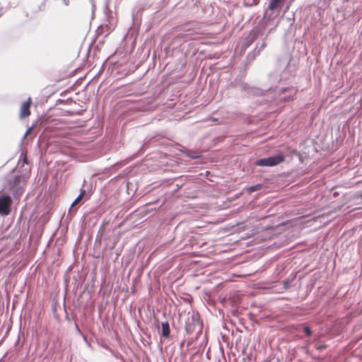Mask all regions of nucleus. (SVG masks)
<instances>
[{
    "label": "nucleus",
    "mask_w": 362,
    "mask_h": 362,
    "mask_svg": "<svg viewBox=\"0 0 362 362\" xmlns=\"http://www.w3.org/2000/svg\"><path fill=\"white\" fill-rule=\"evenodd\" d=\"M26 182L23 175H16L7 181V188L13 194L14 198H19L23 192V187Z\"/></svg>",
    "instance_id": "f257e3e1"
},
{
    "label": "nucleus",
    "mask_w": 362,
    "mask_h": 362,
    "mask_svg": "<svg viewBox=\"0 0 362 362\" xmlns=\"http://www.w3.org/2000/svg\"><path fill=\"white\" fill-rule=\"evenodd\" d=\"M285 160V156L282 153L276 154L274 156L259 159L255 161V164L257 166L274 167Z\"/></svg>",
    "instance_id": "f03ea898"
},
{
    "label": "nucleus",
    "mask_w": 362,
    "mask_h": 362,
    "mask_svg": "<svg viewBox=\"0 0 362 362\" xmlns=\"http://www.w3.org/2000/svg\"><path fill=\"white\" fill-rule=\"evenodd\" d=\"M12 199L10 195L3 193L0 194V216H4L10 214Z\"/></svg>",
    "instance_id": "7ed1b4c3"
},
{
    "label": "nucleus",
    "mask_w": 362,
    "mask_h": 362,
    "mask_svg": "<svg viewBox=\"0 0 362 362\" xmlns=\"http://www.w3.org/2000/svg\"><path fill=\"white\" fill-rule=\"evenodd\" d=\"M296 93V89L294 87H286L279 89V100L280 102H287L293 100Z\"/></svg>",
    "instance_id": "20e7f679"
},
{
    "label": "nucleus",
    "mask_w": 362,
    "mask_h": 362,
    "mask_svg": "<svg viewBox=\"0 0 362 362\" xmlns=\"http://www.w3.org/2000/svg\"><path fill=\"white\" fill-rule=\"evenodd\" d=\"M235 86L237 88H240L246 91L247 93L254 95H263V90L259 88L251 87L247 83L243 81L237 82L235 81Z\"/></svg>",
    "instance_id": "39448f33"
},
{
    "label": "nucleus",
    "mask_w": 362,
    "mask_h": 362,
    "mask_svg": "<svg viewBox=\"0 0 362 362\" xmlns=\"http://www.w3.org/2000/svg\"><path fill=\"white\" fill-rule=\"evenodd\" d=\"M31 103V99L29 98L27 101L24 102L21 106L20 116L21 117H25L30 115V106Z\"/></svg>",
    "instance_id": "423d86ee"
},
{
    "label": "nucleus",
    "mask_w": 362,
    "mask_h": 362,
    "mask_svg": "<svg viewBox=\"0 0 362 362\" xmlns=\"http://www.w3.org/2000/svg\"><path fill=\"white\" fill-rule=\"evenodd\" d=\"M161 329H162L161 336L165 339L168 338L170 337V325H169L168 322L165 321V322H162L161 323Z\"/></svg>",
    "instance_id": "0eeeda50"
},
{
    "label": "nucleus",
    "mask_w": 362,
    "mask_h": 362,
    "mask_svg": "<svg viewBox=\"0 0 362 362\" xmlns=\"http://www.w3.org/2000/svg\"><path fill=\"white\" fill-rule=\"evenodd\" d=\"M257 37V33L256 31H251L245 39V47H249Z\"/></svg>",
    "instance_id": "6e6552de"
},
{
    "label": "nucleus",
    "mask_w": 362,
    "mask_h": 362,
    "mask_svg": "<svg viewBox=\"0 0 362 362\" xmlns=\"http://www.w3.org/2000/svg\"><path fill=\"white\" fill-rule=\"evenodd\" d=\"M265 47H266V43H265V42H264V41H262V43H261V45H260V46H259V49H258L257 50H256V49H257V48H256V49L253 51V52H252V53H249V54H248V57H250V58H251V59H255V56H256L257 54H259V52H261V51H262V50Z\"/></svg>",
    "instance_id": "1a4fd4ad"
},
{
    "label": "nucleus",
    "mask_w": 362,
    "mask_h": 362,
    "mask_svg": "<svg viewBox=\"0 0 362 362\" xmlns=\"http://www.w3.org/2000/svg\"><path fill=\"white\" fill-rule=\"evenodd\" d=\"M282 0H271L267 8L269 10L275 9Z\"/></svg>",
    "instance_id": "9d476101"
},
{
    "label": "nucleus",
    "mask_w": 362,
    "mask_h": 362,
    "mask_svg": "<svg viewBox=\"0 0 362 362\" xmlns=\"http://www.w3.org/2000/svg\"><path fill=\"white\" fill-rule=\"evenodd\" d=\"M83 197H81V196H78L75 199V200L72 202L70 208H69V214H74L75 213V210H74V206L78 203Z\"/></svg>",
    "instance_id": "9b49d317"
},
{
    "label": "nucleus",
    "mask_w": 362,
    "mask_h": 362,
    "mask_svg": "<svg viewBox=\"0 0 362 362\" xmlns=\"http://www.w3.org/2000/svg\"><path fill=\"white\" fill-rule=\"evenodd\" d=\"M261 188H262V185L257 184V185H255L250 186L248 188V191H249V192H256L257 190H259Z\"/></svg>",
    "instance_id": "f8f14e48"
},
{
    "label": "nucleus",
    "mask_w": 362,
    "mask_h": 362,
    "mask_svg": "<svg viewBox=\"0 0 362 362\" xmlns=\"http://www.w3.org/2000/svg\"><path fill=\"white\" fill-rule=\"evenodd\" d=\"M303 332L306 334V336H308V337L311 336L312 333H313L311 329L309 327H308V326H304L303 327Z\"/></svg>",
    "instance_id": "ddd939ff"
},
{
    "label": "nucleus",
    "mask_w": 362,
    "mask_h": 362,
    "mask_svg": "<svg viewBox=\"0 0 362 362\" xmlns=\"http://www.w3.org/2000/svg\"><path fill=\"white\" fill-rule=\"evenodd\" d=\"M188 322H186V327H185V329L187 331V332H192V329L191 328L190 325H189V321H190V319L188 317L187 319Z\"/></svg>",
    "instance_id": "4468645a"
},
{
    "label": "nucleus",
    "mask_w": 362,
    "mask_h": 362,
    "mask_svg": "<svg viewBox=\"0 0 362 362\" xmlns=\"http://www.w3.org/2000/svg\"><path fill=\"white\" fill-rule=\"evenodd\" d=\"M290 284H291V281L288 280V279H286L284 281V288L287 289L289 288L290 286Z\"/></svg>",
    "instance_id": "2eb2a0df"
},
{
    "label": "nucleus",
    "mask_w": 362,
    "mask_h": 362,
    "mask_svg": "<svg viewBox=\"0 0 362 362\" xmlns=\"http://www.w3.org/2000/svg\"><path fill=\"white\" fill-rule=\"evenodd\" d=\"M192 322H194V325L197 324V325H199V321H198V319L197 317H195L194 315L192 316Z\"/></svg>",
    "instance_id": "dca6fc26"
},
{
    "label": "nucleus",
    "mask_w": 362,
    "mask_h": 362,
    "mask_svg": "<svg viewBox=\"0 0 362 362\" xmlns=\"http://www.w3.org/2000/svg\"><path fill=\"white\" fill-rule=\"evenodd\" d=\"M85 194H86V190L83 189H81L80 194H78V196L83 197L85 196Z\"/></svg>",
    "instance_id": "f3484780"
},
{
    "label": "nucleus",
    "mask_w": 362,
    "mask_h": 362,
    "mask_svg": "<svg viewBox=\"0 0 362 362\" xmlns=\"http://www.w3.org/2000/svg\"><path fill=\"white\" fill-rule=\"evenodd\" d=\"M63 1V3L66 5V6H68L69 4V0H62Z\"/></svg>",
    "instance_id": "a211bd4d"
},
{
    "label": "nucleus",
    "mask_w": 362,
    "mask_h": 362,
    "mask_svg": "<svg viewBox=\"0 0 362 362\" xmlns=\"http://www.w3.org/2000/svg\"><path fill=\"white\" fill-rule=\"evenodd\" d=\"M155 108H156V106L154 105V106H151L150 107H148V110H154Z\"/></svg>",
    "instance_id": "6ab92c4d"
},
{
    "label": "nucleus",
    "mask_w": 362,
    "mask_h": 362,
    "mask_svg": "<svg viewBox=\"0 0 362 362\" xmlns=\"http://www.w3.org/2000/svg\"><path fill=\"white\" fill-rule=\"evenodd\" d=\"M30 129H28L27 132H25L24 136H26V135L30 132Z\"/></svg>",
    "instance_id": "aec40b11"
},
{
    "label": "nucleus",
    "mask_w": 362,
    "mask_h": 362,
    "mask_svg": "<svg viewBox=\"0 0 362 362\" xmlns=\"http://www.w3.org/2000/svg\"><path fill=\"white\" fill-rule=\"evenodd\" d=\"M76 327L77 328V329H78V331H80V330H79V329H78V325H76Z\"/></svg>",
    "instance_id": "412c9836"
}]
</instances>
